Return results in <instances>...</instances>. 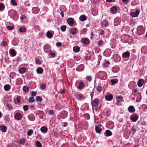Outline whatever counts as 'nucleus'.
Returning <instances> with one entry per match:
<instances>
[{
	"label": "nucleus",
	"mask_w": 147,
	"mask_h": 147,
	"mask_svg": "<svg viewBox=\"0 0 147 147\" xmlns=\"http://www.w3.org/2000/svg\"><path fill=\"white\" fill-rule=\"evenodd\" d=\"M107 74L105 71H100L98 72L96 74L97 77L99 79L105 80L107 78Z\"/></svg>",
	"instance_id": "obj_1"
},
{
	"label": "nucleus",
	"mask_w": 147,
	"mask_h": 147,
	"mask_svg": "<svg viewBox=\"0 0 147 147\" xmlns=\"http://www.w3.org/2000/svg\"><path fill=\"white\" fill-rule=\"evenodd\" d=\"M137 32V34L140 35H141L144 33V30L142 26H141L138 27Z\"/></svg>",
	"instance_id": "obj_2"
},
{
	"label": "nucleus",
	"mask_w": 147,
	"mask_h": 147,
	"mask_svg": "<svg viewBox=\"0 0 147 147\" xmlns=\"http://www.w3.org/2000/svg\"><path fill=\"white\" fill-rule=\"evenodd\" d=\"M99 100L97 98L94 99L91 102V104L92 106L96 107L99 105Z\"/></svg>",
	"instance_id": "obj_3"
},
{
	"label": "nucleus",
	"mask_w": 147,
	"mask_h": 147,
	"mask_svg": "<svg viewBox=\"0 0 147 147\" xmlns=\"http://www.w3.org/2000/svg\"><path fill=\"white\" fill-rule=\"evenodd\" d=\"M43 49L44 51L46 53H47L51 51L50 46L48 44L45 45L44 46Z\"/></svg>",
	"instance_id": "obj_4"
},
{
	"label": "nucleus",
	"mask_w": 147,
	"mask_h": 147,
	"mask_svg": "<svg viewBox=\"0 0 147 147\" xmlns=\"http://www.w3.org/2000/svg\"><path fill=\"white\" fill-rule=\"evenodd\" d=\"M14 117L18 120H20L22 118V115L20 113H16L14 115Z\"/></svg>",
	"instance_id": "obj_5"
},
{
	"label": "nucleus",
	"mask_w": 147,
	"mask_h": 147,
	"mask_svg": "<svg viewBox=\"0 0 147 147\" xmlns=\"http://www.w3.org/2000/svg\"><path fill=\"white\" fill-rule=\"evenodd\" d=\"M140 11L139 10H137L135 12H131V15L133 17H136L138 16Z\"/></svg>",
	"instance_id": "obj_6"
},
{
	"label": "nucleus",
	"mask_w": 147,
	"mask_h": 147,
	"mask_svg": "<svg viewBox=\"0 0 147 147\" xmlns=\"http://www.w3.org/2000/svg\"><path fill=\"white\" fill-rule=\"evenodd\" d=\"M110 11L112 13L115 14L117 12V9L115 6H114L110 8Z\"/></svg>",
	"instance_id": "obj_7"
},
{
	"label": "nucleus",
	"mask_w": 147,
	"mask_h": 147,
	"mask_svg": "<svg viewBox=\"0 0 147 147\" xmlns=\"http://www.w3.org/2000/svg\"><path fill=\"white\" fill-rule=\"evenodd\" d=\"M128 111L130 113H133L135 112L136 110L133 106H129L128 109Z\"/></svg>",
	"instance_id": "obj_8"
},
{
	"label": "nucleus",
	"mask_w": 147,
	"mask_h": 147,
	"mask_svg": "<svg viewBox=\"0 0 147 147\" xmlns=\"http://www.w3.org/2000/svg\"><path fill=\"white\" fill-rule=\"evenodd\" d=\"M138 116L137 115H134L131 116L130 119L131 120L134 122H135L138 119Z\"/></svg>",
	"instance_id": "obj_9"
},
{
	"label": "nucleus",
	"mask_w": 147,
	"mask_h": 147,
	"mask_svg": "<svg viewBox=\"0 0 147 147\" xmlns=\"http://www.w3.org/2000/svg\"><path fill=\"white\" fill-rule=\"evenodd\" d=\"M76 30L77 28H72L69 30L70 33L73 35H74L76 33Z\"/></svg>",
	"instance_id": "obj_10"
},
{
	"label": "nucleus",
	"mask_w": 147,
	"mask_h": 147,
	"mask_svg": "<svg viewBox=\"0 0 147 147\" xmlns=\"http://www.w3.org/2000/svg\"><path fill=\"white\" fill-rule=\"evenodd\" d=\"M113 97L111 94H109L105 96V99L107 100L111 101L113 98Z\"/></svg>",
	"instance_id": "obj_11"
},
{
	"label": "nucleus",
	"mask_w": 147,
	"mask_h": 147,
	"mask_svg": "<svg viewBox=\"0 0 147 147\" xmlns=\"http://www.w3.org/2000/svg\"><path fill=\"white\" fill-rule=\"evenodd\" d=\"M116 100L118 102L124 101L123 97L121 95L117 96L116 97Z\"/></svg>",
	"instance_id": "obj_12"
},
{
	"label": "nucleus",
	"mask_w": 147,
	"mask_h": 147,
	"mask_svg": "<svg viewBox=\"0 0 147 147\" xmlns=\"http://www.w3.org/2000/svg\"><path fill=\"white\" fill-rule=\"evenodd\" d=\"M67 22L69 26H72L74 24L73 19L71 18H69L67 20Z\"/></svg>",
	"instance_id": "obj_13"
},
{
	"label": "nucleus",
	"mask_w": 147,
	"mask_h": 147,
	"mask_svg": "<svg viewBox=\"0 0 147 147\" xmlns=\"http://www.w3.org/2000/svg\"><path fill=\"white\" fill-rule=\"evenodd\" d=\"M130 54V53L128 51H127L126 52L123 53L122 56L123 57L125 58H128L129 57Z\"/></svg>",
	"instance_id": "obj_14"
},
{
	"label": "nucleus",
	"mask_w": 147,
	"mask_h": 147,
	"mask_svg": "<svg viewBox=\"0 0 147 147\" xmlns=\"http://www.w3.org/2000/svg\"><path fill=\"white\" fill-rule=\"evenodd\" d=\"M9 52L10 54L13 57L15 56L17 54L15 50L13 49H10L9 50Z\"/></svg>",
	"instance_id": "obj_15"
},
{
	"label": "nucleus",
	"mask_w": 147,
	"mask_h": 147,
	"mask_svg": "<svg viewBox=\"0 0 147 147\" xmlns=\"http://www.w3.org/2000/svg\"><path fill=\"white\" fill-rule=\"evenodd\" d=\"M144 83V80L142 79H141L139 80L138 83V86L140 87H141L143 85Z\"/></svg>",
	"instance_id": "obj_16"
},
{
	"label": "nucleus",
	"mask_w": 147,
	"mask_h": 147,
	"mask_svg": "<svg viewBox=\"0 0 147 147\" xmlns=\"http://www.w3.org/2000/svg\"><path fill=\"white\" fill-rule=\"evenodd\" d=\"M76 97L78 99L80 100L84 99V96L80 93L77 94Z\"/></svg>",
	"instance_id": "obj_17"
},
{
	"label": "nucleus",
	"mask_w": 147,
	"mask_h": 147,
	"mask_svg": "<svg viewBox=\"0 0 147 147\" xmlns=\"http://www.w3.org/2000/svg\"><path fill=\"white\" fill-rule=\"evenodd\" d=\"M84 83L82 82H80L79 83V84L78 87H77V88L78 89H82L83 88H84Z\"/></svg>",
	"instance_id": "obj_18"
},
{
	"label": "nucleus",
	"mask_w": 147,
	"mask_h": 147,
	"mask_svg": "<svg viewBox=\"0 0 147 147\" xmlns=\"http://www.w3.org/2000/svg\"><path fill=\"white\" fill-rule=\"evenodd\" d=\"M84 69V66L83 65H80L78 66L76 69V70L78 71H81Z\"/></svg>",
	"instance_id": "obj_19"
},
{
	"label": "nucleus",
	"mask_w": 147,
	"mask_h": 147,
	"mask_svg": "<svg viewBox=\"0 0 147 147\" xmlns=\"http://www.w3.org/2000/svg\"><path fill=\"white\" fill-rule=\"evenodd\" d=\"M46 35L48 38H51L53 36V34L50 32V31H48L47 32Z\"/></svg>",
	"instance_id": "obj_20"
},
{
	"label": "nucleus",
	"mask_w": 147,
	"mask_h": 147,
	"mask_svg": "<svg viewBox=\"0 0 147 147\" xmlns=\"http://www.w3.org/2000/svg\"><path fill=\"white\" fill-rule=\"evenodd\" d=\"M81 42L85 44H87L89 42V40L84 38L81 39Z\"/></svg>",
	"instance_id": "obj_21"
},
{
	"label": "nucleus",
	"mask_w": 147,
	"mask_h": 147,
	"mask_svg": "<svg viewBox=\"0 0 147 147\" xmlns=\"http://www.w3.org/2000/svg\"><path fill=\"white\" fill-rule=\"evenodd\" d=\"M10 88L11 86L9 84H6L4 87V89L7 91H9L10 90Z\"/></svg>",
	"instance_id": "obj_22"
},
{
	"label": "nucleus",
	"mask_w": 147,
	"mask_h": 147,
	"mask_svg": "<svg viewBox=\"0 0 147 147\" xmlns=\"http://www.w3.org/2000/svg\"><path fill=\"white\" fill-rule=\"evenodd\" d=\"M80 50V47L78 46H76L73 47V50L75 52H78Z\"/></svg>",
	"instance_id": "obj_23"
},
{
	"label": "nucleus",
	"mask_w": 147,
	"mask_h": 147,
	"mask_svg": "<svg viewBox=\"0 0 147 147\" xmlns=\"http://www.w3.org/2000/svg\"><path fill=\"white\" fill-rule=\"evenodd\" d=\"M108 21L105 20H103L101 22V24L102 26L105 27L107 26Z\"/></svg>",
	"instance_id": "obj_24"
},
{
	"label": "nucleus",
	"mask_w": 147,
	"mask_h": 147,
	"mask_svg": "<svg viewBox=\"0 0 147 147\" xmlns=\"http://www.w3.org/2000/svg\"><path fill=\"white\" fill-rule=\"evenodd\" d=\"M95 130L96 133L100 134L101 131L102 129L98 126H96Z\"/></svg>",
	"instance_id": "obj_25"
},
{
	"label": "nucleus",
	"mask_w": 147,
	"mask_h": 147,
	"mask_svg": "<svg viewBox=\"0 0 147 147\" xmlns=\"http://www.w3.org/2000/svg\"><path fill=\"white\" fill-rule=\"evenodd\" d=\"M43 69L40 67H38L36 69L37 72L39 74H42L43 73Z\"/></svg>",
	"instance_id": "obj_26"
},
{
	"label": "nucleus",
	"mask_w": 147,
	"mask_h": 147,
	"mask_svg": "<svg viewBox=\"0 0 147 147\" xmlns=\"http://www.w3.org/2000/svg\"><path fill=\"white\" fill-rule=\"evenodd\" d=\"M7 127L6 126H0V129L4 132H5L7 131Z\"/></svg>",
	"instance_id": "obj_27"
},
{
	"label": "nucleus",
	"mask_w": 147,
	"mask_h": 147,
	"mask_svg": "<svg viewBox=\"0 0 147 147\" xmlns=\"http://www.w3.org/2000/svg\"><path fill=\"white\" fill-rule=\"evenodd\" d=\"M26 71V69L25 68L22 67L19 70V71L20 74H23L25 73Z\"/></svg>",
	"instance_id": "obj_28"
},
{
	"label": "nucleus",
	"mask_w": 147,
	"mask_h": 147,
	"mask_svg": "<svg viewBox=\"0 0 147 147\" xmlns=\"http://www.w3.org/2000/svg\"><path fill=\"white\" fill-rule=\"evenodd\" d=\"M21 97L20 96H18L16 98L15 100V103L16 104H17L20 103V99Z\"/></svg>",
	"instance_id": "obj_29"
},
{
	"label": "nucleus",
	"mask_w": 147,
	"mask_h": 147,
	"mask_svg": "<svg viewBox=\"0 0 147 147\" xmlns=\"http://www.w3.org/2000/svg\"><path fill=\"white\" fill-rule=\"evenodd\" d=\"M80 19L82 21H84L86 20V17L84 15H82L80 17Z\"/></svg>",
	"instance_id": "obj_30"
},
{
	"label": "nucleus",
	"mask_w": 147,
	"mask_h": 147,
	"mask_svg": "<svg viewBox=\"0 0 147 147\" xmlns=\"http://www.w3.org/2000/svg\"><path fill=\"white\" fill-rule=\"evenodd\" d=\"M19 31L20 32H24L26 31V30L25 27L23 26L20 28Z\"/></svg>",
	"instance_id": "obj_31"
},
{
	"label": "nucleus",
	"mask_w": 147,
	"mask_h": 147,
	"mask_svg": "<svg viewBox=\"0 0 147 147\" xmlns=\"http://www.w3.org/2000/svg\"><path fill=\"white\" fill-rule=\"evenodd\" d=\"M40 130L42 132H46L47 131L48 129L45 126H42L40 128Z\"/></svg>",
	"instance_id": "obj_32"
},
{
	"label": "nucleus",
	"mask_w": 147,
	"mask_h": 147,
	"mask_svg": "<svg viewBox=\"0 0 147 147\" xmlns=\"http://www.w3.org/2000/svg\"><path fill=\"white\" fill-rule=\"evenodd\" d=\"M105 133L107 136H111L112 135V134L111 132L109 130L107 129V130L105 131Z\"/></svg>",
	"instance_id": "obj_33"
},
{
	"label": "nucleus",
	"mask_w": 147,
	"mask_h": 147,
	"mask_svg": "<svg viewBox=\"0 0 147 147\" xmlns=\"http://www.w3.org/2000/svg\"><path fill=\"white\" fill-rule=\"evenodd\" d=\"M109 64V63L108 61L105 60L104 64H103V66L104 67H108Z\"/></svg>",
	"instance_id": "obj_34"
},
{
	"label": "nucleus",
	"mask_w": 147,
	"mask_h": 147,
	"mask_svg": "<svg viewBox=\"0 0 147 147\" xmlns=\"http://www.w3.org/2000/svg\"><path fill=\"white\" fill-rule=\"evenodd\" d=\"M23 91L25 92H28L29 91V88L28 87L26 86H24L23 87Z\"/></svg>",
	"instance_id": "obj_35"
},
{
	"label": "nucleus",
	"mask_w": 147,
	"mask_h": 147,
	"mask_svg": "<svg viewBox=\"0 0 147 147\" xmlns=\"http://www.w3.org/2000/svg\"><path fill=\"white\" fill-rule=\"evenodd\" d=\"M96 90L99 92H101L102 91V88L101 86H98L96 88Z\"/></svg>",
	"instance_id": "obj_36"
},
{
	"label": "nucleus",
	"mask_w": 147,
	"mask_h": 147,
	"mask_svg": "<svg viewBox=\"0 0 147 147\" xmlns=\"http://www.w3.org/2000/svg\"><path fill=\"white\" fill-rule=\"evenodd\" d=\"M36 100L37 102L40 101L41 102L42 101V98H40L39 96H37L36 98Z\"/></svg>",
	"instance_id": "obj_37"
},
{
	"label": "nucleus",
	"mask_w": 147,
	"mask_h": 147,
	"mask_svg": "<svg viewBox=\"0 0 147 147\" xmlns=\"http://www.w3.org/2000/svg\"><path fill=\"white\" fill-rule=\"evenodd\" d=\"M5 8V6L2 3H0V11L3 10Z\"/></svg>",
	"instance_id": "obj_38"
},
{
	"label": "nucleus",
	"mask_w": 147,
	"mask_h": 147,
	"mask_svg": "<svg viewBox=\"0 0 147 147\" xmlns=\"http://www.w3.org/2000/svg\"><path fill=\"white\" fill-rule=\"evenodd\" d=\"M67 27L65 25L62 26L61 27V29L62 32H64L65 31Z\"/></svg>",
	"instance_id": "obj_39"
},
{
	"label": "nucleus",
	"mask_w": 147,
	"mask_h": 147,
	"mask_svg": "<svg viewBox=\"0 0 147 147\" xmlns=\"http://www.w3.org/2000/svg\"><path fill=\"white\" fill-rule=\"evenodd\" d=\"M118 82V79H117L111 80V83L113 84Z\"/></svg>",
	"instance_id": "obj_40"
},
{
	"label": "nucleus",
	"mask_w": 147,
	"mask_h": 147,
	"mask_svg": "<svg viewBox=\"0 0 147 147\" xmlns=\"http://www.w3.org/2000/svg\"><path fill=\"white\" fill-rule=\"evenodd\" d=\"M35 101V100L34 99V98L32 97H30L28 99V101L30 102H33Z\"/></svg>",
	"instance_id": "obj_41"
},
{
	"label": "nucleus",
	"mask_w": 147,
	"mask_h": 147,
	"mask_svg": "<svg viewBox=\"0 0 147 147\" xmlns=\"http://www.w3.org/2000/svg\"><path fill=\"white\" fill-rule=\"evenodd\" d=\"M29 119L31 121H33L34 120L35 118L32 115L28 116Z\"/></svg>",
	"instance_id": "obj_42"
},
{
	"label": "nucleus",
	"mask_w": 147,
	"mask_h": 147,
	"mask_svg": "<svg viewBox=\"0 0 147 147\" xmlns=\"http://www.w3.org/2000/svg\"><path fill=\"white\" fill-rule=\"evenodd\" d=\"M33 131L32 130L30 129L28 131L27 133V135L29 136H31L32 134H33Z\"/></svg>",
	"instance_id": "obj_43"
},
{
	"label": "nucleus",
	"mask_w": 147,
	"mask_h": 147,
	"mask_svg": "<svg viewBox=\"0 0 147 147\" xmlns=\"http://www.w3.org/2000/svg\"><path fill=\"white\" fill-rule=\"evenodd\" d=\"M49 54L53 57H55V54L54 53H52V51L51 50L49 52Z\"/></svg>",
	"instance_id": "obj_44"
},
{
	"label": "nucleus",
	"mask_w": 147,
	"mask_h": 147,
	"mask_svg": "<svg viewBox=\"0 0 147 147\" xmlns=\"http://www.w3.org/2000/svg\"><path fill=\"white\" fill-rule=\"evenodd\" d=\"M40 88L41 89H44L46 88V85L44 84H42L40 85Z\"/></svg>",
	"instance_id": "obj_45"
},
{
	"label": "nucleus",
	"mask_w": 147,
	"mask_h": 147,
	"mask_svg": "<svg viewBox=\"0 0 147 147\" xmlns=\"http://www.w3.org/2000/svg\"><path fill=\"white\" fill-rule=\"evenodd\" d=\"M36 143L37 147H42V144L39 141H37Z\"/></svg>",
	"instance_id": "obj_46"
},
{
	"label": "nucleus",
	"mask_w": 147,
	"mask_h": 147,
	"mask_svg": "<svg viewBox=\"0 0 147 147\" xmlns=\"http://www.w3.org/2000/svg\"><path fill=\"white\" fill-rule=\"evenodd\" d=\"M25 139H22L20 140L19 142V144H23L25 143Z\"/></svg>",
	"instance_id": "obj_47"
},
{
	"label": "nucleus",
	"mask_w": 147,
	"mask_h": 147,
	"mask_svg": "<svg viewBox=\"0 0 147 147\" xmlns=\"http://www.w3.org/2000/svg\"><path fill=\"white\" fill-rule=\"evenodd\" d=\"M103 44V41L102 40H100L99 41L98 43V45L99 46H101Z\"/></svg>",
	"instance_id": "obj_48"
},
{
	"label": "nucleus",
	"mask_w": 147,
	"mask_h": 147,
	"mask_svg": "<svg viewBox=\"0 0 147 147\" xmlns=\"http://www.w3.org/2000/svg\"><path fill=\"white\" fill-rule=\"evenodd\" d=\"M138 92V90L137 89H135L132 91V94L134 95L135 96L136 95V93Z\"/></svg>",
	"instance_id": "obj_49"
},
{
	"label": "nucleus",
	"mask_w": 147,
	"mask_h": 147,
	"mask_svg": "<svg viewBox=\"0 0 147 147\" xmlns=\"http://www.w3.org/2000/svg\"><path fill=\"white\" fill-rule=\"evenodd\" d=\"M7 29L8 30H11L14 29V26H8L7 27Z\"/></svg>",
	"instance_id": "obj_50"
},
{
	"label": "nucleus",
	"mask_w": 147,
	"mask_h": 147,
	"mask_svg": "<svg viewBox=\"0 0 147 147\" xmlns=\"http://www.w3.org/2000/svg\"><path fill=\"white\" fill-rule=\"evenodd\" d=\"M28 109V106L26 105H25L23 106V109L25 111H26Z\"/></svg>",
	"instance_id": "obj_51"
},
{
	"label": "nucleus",
	"mask_w": 147,
	"mask_h": 147,
	"mask_svg": "<svg viewBox=\"0 0 147 147\" xmlns=\"http://www.w3.org/2000/svg\"><path fill=\"white\" fill-rule=\"evenodd\" d=\"M36 92H34L33 91H32L31 93V96H35L36 95Z\"/></svg>",
	"instance_id": "obj_52"
},
{
	"label": "nucleus",
	"mask_w": 147,
	"mask_h": 147,
	"mask_svg": "<svg viewBox=\"0 0 147 147\" xmlns=\"http://www.w3.org/2000/svg\"><path fill=\"white\" fill-rule=\"evenodd\" d=\"M86 79L88 81H91L92 80V77L91 76H88L86 77Z\"/></svg>",
	"instance_id": "obj_53"
},
{
	"label": "nucleus",
	"mask_w": 147,
	"mask_h": 147,
	"mask_svg": "<svg viewBox=\"0 0 147 147\" xmlns=\"http://www.w3.org/2000/svg\"><path fill=\"white\" fill-rule=\"evenodd\" d=\"M36 63L37 64H40L41 63L40 61L38 59H36Z\"/></svg>",
	"instance_id": "obj_54"
},
{
	"label": "nucleus",
	"mask_w": 147,
	"mask_h": 147,
	"mask_svg": "<svg viewBox=\"0 0 147 147\" xmlns=\"http://www.w3.org/2000/svg\"><path fill=\"white\" fill-rule=\"evenodd\" d=\"M6 106L9 109H11L12 108V106L11 105H10L9 104H7L6 105Z\"/></svg>",
	"instance_id": "obj_55"
},
{
	"label": "nucleus",
	"mask_w": 147,
	"mask_h": 147,
	"mask_svg": "<svg viewBox=\"0 0 147 147\" xmlns=\"http://www.w3.org/2000/svg\"><path fill=\"white\" fill-rule=\"evenodd\" d=\"M11 3L13 5H16L17 3L16 2L15 0H11Z\"/></svg>",
	"instance_id": "obj_56"
},
{
	"label": "nucleus",
	"mask_w": 147,
	"mask_h": 147,
	"mask_svg": "<svg viewBox=\"0 0 147 147\" xmlns=\"http://www.w3.org/2000/svg\"><path fill=\"white\" fill-rule=\"evenodd\" d=\"M56 45L57 46L61 47L62 45V43L58 42L56 43Z\"/></svg>",
	"instance_id": "obj_57"
},
{
	"label": "nucleus",
	"mask_w": 147,
	"mask_h": 147,
	"mask_svg": "<svg viewBox=\"0 0 147 147\" xmlns=\"http://www.w3.org/2000/svg\"><path fill=\"white\" fill-rule=\"evenodd\" d=\"M20 18L22 20H25L26 18V16L25 15H22L21 17H20Z\"/></svg>",
	"instance_id": "obj_58"
},
{
	"label": "nucleus",
	"mask_w": 147,
	"mask_h": 147,
	"mask_svg": "<svg viewBox=\"0 0 147 147\" xmlns=\"http://www.w3.org/2000/svg\"><path fill=\"white\" fill-rule=\"evenodd\" d=\"M131 130L132 131L134 132V133L136 131V129H135L134 127H132L131 129Z\"/></svg>",
	"instance_id": "obj_59"
},
{
	"label": "nucleus",
	"mask_w": 147,
	"mask_h": 147,
	"mask_svg": "<svg viewBox=\"0 0 147 147\" xmlns=\"http://www.w3.org/2000/svg\"><path fill=\"white\" fill-rule=\"evenodd\" d=\"M7 42H3V44H2V43H1V46H5L6 45H7Z\"/></svg>",
	"instance_id": "obj_60"
},
{
	"label": "nucleus",
	"mask_w": 147,
	"mask_h": 147,
	"mask_svg": "<svg viewBox=\"0 0 147 147\" xmlns=\"http://www.w3.org/2000/svg\"><path fill=\"white\" fill-rule=\"evenodd\" d=\"M115 104L118 106L121 105V104L120 103V102H118L117 101V100L116 102L115 103Z\"/></svg>",
	"instance_id": "obj_61"
},
{
	"label": "nucleus",
	"mask_w": 147,
	"mask_h": 147,
	"mask_svg": "<svg viewBox=\"0 0 147 147\" xmlns=\"http://www.w3.org/2000/svg\"><path fill=\"white\" fill-rule=\"evenodd\" d=\"M68 124L67 122H63L62 123V125L64 127H66L67 126Z\"/></svg>",
	"instance_id": "obj_62"
},
{
	"label": "nucleus",
	"mask_w": 147,
	"mask_h": 147,
	"mask_svg": "<svg viewBox=\"0 0 147 147\" xmlns=\"http://www.w3.org/2000/svg\"><path fill=\"white\" fill-rule=\"evenodd\" d=\"M104 31L102 29L100 30V35H102L104 33Z\"/></svg>",
	"instance_id": "obj_63"
},
{
	"label": "nucleus",
	"mask_w": 147,
	"mask_h": 147,
	"mask_svg": "<svg viewBox=\"0 0 147 147\" xmlns=\"http://www.w3.org/2000/svg\"><path fill=\"white\" fill-rule=\"evenodd\" d=\"M53 110H50L49 111V113L50 115H53Z\"/></svg>",
	"instance_id": "obj_64"
}]
</instances>
